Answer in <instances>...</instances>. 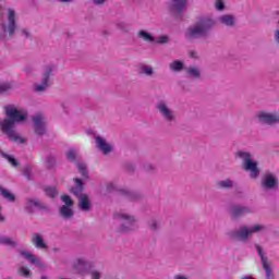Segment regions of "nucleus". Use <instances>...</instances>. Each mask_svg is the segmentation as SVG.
I'll return each mask as SVG.
<instances>
[{
	"mask_svg": "<svg viewBox=\"0 0 279 279\" xmlns=\"http://www.w3.org/2000/svg\"><path fill=\"white\" fill-rule=\"evenodd\" d=\"M217 22L209 16H199L193 25L189 26L184 32V38L187 43L193 40H208L213 36V29Z\"/></svg>",
	"mask_w": 279,
	"mask_h": 279,
	"instance_id": "2",
	"label": "nucleus"
},
{
	"mask_svg": "<svg viewBox=\"0 0 279 279\" xmlns=\"http://www.w3.org/2000/svg\"><path fill=\"white\" fill-rule=\"evenodd\" d=\"M170 69L175 73H180V71L184 70V63L180 60H174L172 63H170Z\"/></svg>",
	"mask_w": 279,
	"mask_h": 279,
	"instance_id": "38",
	"label": "nucleus"
},
{
	"mask_svg": "<svg viewBox=\"0 0 279 279\" xmlns=\"http://www.w3.org/2000/svg\"><path fill=\"white\" fill-rule=\"evenodd\" d=\"M5 221V216L0 214V223H3Z\"/></svg>",
	"mask_w": 279,
	"mask_h": 279,
	"instance_id": "53",
	"label": "nucleus"
},
{
	"mask_svg": "<svg viewBox=\"0 0 279 279\" xmlns=\"http://www.w3.org/2000/svg\"><path fill=\"white\" fill-rule=\"evenodd\" d=\"M215 8L218 10V12H223V10H226V3L223 0H216Z\"/></svg>",
	"mask_w": 279,
	"mask_h": 279,
	"instance_id": "44",
	"label": "nucleus"
},
{
	"mask_svg": "<svg viewBox=\"0 0 279 279\" xmlns=\"http://www.w3.org/2000/svg\"><path fill=\"white\" fill-rule=\"evenodd\" d=\"M72 269L78 276H88L92 269H95V264L86 257H78L72 264Z\"/></svg>",
	"mask_w": 279,
	"mask_h": 279,
	"instance_id": "8",
	"label": "nucleus"
},
{
	"mask_svg": "<svg viewBox=\"0 0 279 279\" xmlns=\"http://www.w3.org/2000/svg\"><path fill=\"white\" fill-rule=\"evenodd\" d=\"M0 195L3 197V199H7V202L14 203L16 202V195L11 193L9 190H7L3 186H0Z\"/></svg>",
	"mask_w": 279,
	"mask_h": 279,
	"instance_id": "28",
	"label": "nucleus"
},
{
	"mask_svg": "<svg viewBox=\"0 0 279 279\" xmlns=\"http://www.w3.org/2000/svg\"><path fill=\"white\" fill-rule=\"evenodd\" d=\"M275 41L279 45V29L275 31Z\"/></svg>",
	"mask_w": 279,
	"mask_h": 279,
	"instance_id": "51",
	"label": "nucleus"
},
{
	"mask_svg": "<svg viewBox=\"0 0 279 279\" xmlns=\"http://www.w3.org/2000/svg\"><path fill=\"white\" fill-rule=\"evenodd\" d=\"M263 230H267V227L263 225H253L250 228H247V226H242L239 229H233L227 232V236L228 239H230V241H239L240 243H247V241H250V236L258 232H263Z\"/></svg>",
	"mask_w": 279,
	"mask_h": 279,
	"instance_id": "3",
	"label": "nucleus"
},
{
	"mask_svg": "<svg viewBox=\"0 0 279 279\" xmlns=\"http://www.w3.org/2000/svg\"><path fill=\"white\" fill-rule=\"evenodd\" d=\"M92 279H101V272L99 270H90L89 271Z\"/></svg>",
	"mask_w": 279,
	"mask_h": 279,
	"instance_id": "47",
	"label": "nucleus"
},
{
	"mask_svg": "<svg viewBox=\"0 0 279 279\" xmlns=\"http://www.w3.org/2000/svg\"><path fill=\"white\" fill-rule=\"evenodd\" d=\"M57 166H58V157L53 154H49L46 157V168L51 170V169H56Z\"/></svg>",
	"mask_w": 279,
	"mask_h": 279,
	"instance_id": "31",
	"label": "nucleus"
},
{
	"mask_svg": "<svg viewBox=\"0 0 279 279\" xmlns=\"http://www.w3.org/2000/svg\"><path fill=\"white\" fill-rule=\"evenodd\" d=\"M137 38H140L141 40H144L145 43H156L154 35L143 29L137 33Z\"/></svg>",
	"mask_w": 279,
	"mask_h": 279,
	"instance_id": "30",
	"label": "nucleus"
},
{
	"mask_svg": "<svg viewBox=\"0 0 279 279\" xmlns=\"http://www.w3.org/2000/svg\"><path fill=\"white\" fill-rule=\"evenodd\" d=\"M185 73L190 80H202V70L197 65H191L186 68Z\"/></svg>",
	"mask_w": 279,
	"mask_h": 279,
	"instance_id": "23",
	"label": "nucleus"
},
{
	"mask_svg": "<svg viewBox=\"0 0 279 279\" xmlns=\"http://www.w3.org/2000/svg\"><path fill=\"white\" fill-rule=\"evenodd\" d=\"M33 171H34V168L32 167V165L24 166L23 175L24 178H26L28 182H32V180H34Z\"/></svg>",
	"mask_w": 279,
	"mask_h": 279,
	"instance_id": "37",
	"label": "nucleus"
},
{
	"mask_svg": "<svg viewBox=\"0 0 279 279\" xmlns=\"http://www.w3.org/2000/svg\"><path fill=\"white\" fill-rule=\"evenodd\" d=\"M173 279H189V277H187V276H184V275H182V274H178V275H174V276H173Z\"/></svg>",
	"mask_w": 279,
	"mask_h": 279,
	"instance_id": "50",
	"label": "nucleus"
},
{
	"mask_svg": "<svg viewBox=\"0 0 279 279\" xmlns=\"http://www.w3.org/2000/svg\"><path fill=\"white\" fill-rule=\"evenodd\" d=\"M96 141V147L102 151V154L107 155L112 151V146L110 144L106 143V140L99 135L95 137Z\"/></svg>",
	"mask_w": 279,
	"mask_h": 279,
	"instance_id": "22",
	"label": "nucleus"
},
{
	"mask_svg": "<svg viewBox=\"0 0 279 279\" xmlns=\"http://www.w3.org/2000/svg\"><path fill=\"white\" fill-rule=\"evenodd\" d=\"M156 110H158L166 123H175V121H178L175 111L171 110L165 100H160L156 104Z\"/></svg>",
	"mask_w": 279,
	"mask_h": 279,
	"instance_id": "11",
	"label": "nucleus"
},
{
	"mask_svg": "<svg viewBox=\"0 0 279 279\" xmlns=\"http://www.w3.org/2000/svg\"><path fill=\"white\" fill-rule=\"evenodd\" d=\"M75 216V211L73 210V207H66L64 205H62L61 207H59V217H61V219H73V217Z\"/></svg>",
	"mask_w": 279,
	"mask_h": 279,
	"instance_id": "25",
	"label": "nucleus"
},
{
	"mask_svg": "<svg viewBox=\"0 0 279 279\" xmlns=\"http://www.w3.org/2000/svg\"><path fill=\"white\" fill-rule=\"evenodd\" d=\"M40 279H49L47 276H41Z\"/></svg>",
	"mask_w": 279,
	"mask_h": 279,
	"instance_id": "58",
	"label": "nucleus"
},
{
	"mask_svg": "<svg viewBox=\"0 0 279 279\" xmlns=\"http://www.w3.org/2000/svg\"><path fill=\"white\" fill-rule=\"evenodd\" d=\"M94 3L96 5H104V3H106V0H94Z\"/></svg>",
	"mask_w": 279,
	"mask_h": 279,
	"instance_id": "52",
	"label": "nucleus"
},
{
	"mask_svg": "<svg viewBox=\"0 0 279 279\" xmlns=\"http://www.w3.org/2000/svg\"><path fill=\"white\" fill-rule=\"evenodd\" d=\"M34 208H38L41 213H51V207L41 203L38 198H26L24 209L28 213V215H34Z\"/></svg>",
	"mask_w": 279,
	"mask_h": 279,
	"instance_id": "12",
	"label": "nucleus"
},
{
	"mask_svg": "<svg viewBox=\"0 0 279 279\" xmlns=\"http://www.w3.org/2000/svg\"><path fill=\"white\" fill-rule=\"evenodd\" d=\"M76 197L78 199L80 210H82L83 213H90V210L93 209V203H90V197L88 196V194H81Z\"/></svg>",
	"mask_w": 279,
	"mask_h": 279,
	"instance_id": "19",
	"label": "nucleus"
},
{
	"mask_svg": "<svg viewBox=\"0 0 279 279\" xmlns=\"http://www.w3.org/2000/svg\"><path fill=\"white\" fill-rule=\"evenodd\" d=\"M260 189L265 193L279 191L278 175L271 171H268L267 173H265L260 180Z\"/></svg>",
	"mask_w": 279,
	"mask_h": 279,
	"instance_id": "7",
	"label": "nucleus"
},
{
	"mask_svg": "<svg viewBox=\"0 0 279 279\" xmlns=\"http://www.w3.org/2000/svg\"><path fill=\"white\" fill-rule=\"evenodd\" d=\"M2 158H4V160H7L12 167H14V169L20 167V162L19 159H15L13 155H10L8 153H2Z\"/></svg>",
	"mask_w": 279,
	"mask_h": 279,
	"instance_id": "35",
	"label": "nucleus"
},
{
	"mask_svg": "<svg viewBox=\"0 0 279 279\" xmlns=\"http://www.w3.org/2000/svg\"><path fill=\"white\" fill-rule=\"evenodd\" d=\"M169 36L162 35L158 38V40H155L157 45H169Z\"/></svg>",
	"mask_w": 279,
	"mask_h": 279,
	"instance_id": "45",
	"label": "nucleus"
},
{
	"mask_svg": "<svg viewBox=\"0 0 279 279\" xmlns=\"http://www.w3.org/2000/svg\"><path fill=\"white\" fill-rule=\"evenodd\" d=\"M65 158L69 160V162H72L73 165L80 163L81 157L80 153L75 148H69L65 153Z\"/></svg>",
	"mask_w": 279,
	"mask_h": 279,
	"instance_id": "26",
	"label": "nucleus"
},
{
	"mask_svg": "<svg viewBox=\"0 0 279 279\" xmlns=\"http://www.w3.org/2000/svg\"><path fill=\"white\" fill-rule=\"evenodd\" d=\"M116 189H117V186L113 185V183H107V184H106V191H107V193H112Z\"/></svg>",
	"mask_w": 279,
	"mask_h": 279,
	"instance_id": "48",
	"label": "nucleus"
},
{
	"mask_svg": "<svg viewBox=\"0 0 279 279\" xmlns=\"http://www.w3.org/2000/svg\"><path fill=\"white\" fill-rule=\"evenodd\" d=\"M76 168L78 169V173H81L83 180H90V174L88 173L86 163L78 162L76 163Z\"/></svg>",
	"mask_w": 279,
	"mask_h": 279,
	"instance_id": "32",
	"label": "nucleus"
},
{
	"mask_svg": "<svg viewBox=\"0 0 279 279\" xmlns=\"http://www.w3.org/2000/svg\"><path fill=\"white\" fill-rule=\"evenodd\" d=\"M120 195L129 202H141L143 199V193L131 190H120Z\"/></svg>",
	"mask_w": 279,
	"mask_h": 279,
	"instance_id": "20",
	"label": "nucleus"
},
{
	"mask_svg": "<svg viewBox=\"0 0 279 279\" xmlns=\"http://www.w3.org/2000/svg\"><path fill=\"white\" fill-rule=\"evenodd\" d=\"M60 1V3H71V1H73V0H59Z\"/></svg>",
	"mask_w": 279,
	"mask_h": 279,
	"instance_id": "55",
	"label": "nucleus"
},
{
	"mask_svg": "<svg viewBox=\"0 0 279 279\" xmlns=\"http://www.w3.org/2000/svg\"><path fill=\"white\" fill-rule=\"evenodd\" d=\"M143 171H145L146 173H154V171H156V166L146 162L142 166Z\"/></svg>",
	"mask_w": 279,
	"mask_h": 279,
	"instance_id": "41",
	"label": "nucleus"
},
{
	"mask_svg": "<svg viewBox=\"0 0 279 279\" xmlns=\"http://www.w3.org/2000/svg\"><path fill=\"white\" fill-rule=\"evenodd\" d=\"M113 217L117 221H120L119 230L123 234H130V232H134L136 230V223L138 222L136 216L119 211L116 213Z\"/></svg>",
	"mask_w": 279,
	"mask_h": 279,
	"instance_id": "4",
	"label": "nucleus"
},
{
	"mask_svg": "<svg viewBox=\"0 0 279 279\" xmlns=\"http://www.w3.org/2000/svg\"><path fill=\"white\" fill-rule=\"evenodd\" d=\"M73 182L74 186L70 187V193L74 195V197H80V195H84V191H86V186L84 185V179L74 178Z\"/></svg>",
	"mask_w": 279,
	"mask_h": 279,
	"instance_id": "18",
	"label": "nucleus"
},
{
	"mask_svg": "<svg viewBox=\"0 0 279 279\" xmlns=\"http://www.w3.org/2000/svg\"><path fill=\"white\" fill-rule=\"evenodd\" d=\"M0 245H5L7 247H19V242L12 240L9 236H0Z\"/></svg>",
	"mask_w": 279,
	"mask_h": 279,
	"instance_id": "33",
	"label": "nucleus"
},
{
	"mask_svg": "<svg viewBox=\"0 0 279 279\" xmlns=\"http://www.w3.org/2000/svg\"><path fill=\"white\" fill-rule=\"evenodd\" d=\"M5 118L0 121V130L8 141L15 145H27V140L16 131V125H21L27 121L28 113L25 110H19L14 105L4 107Z\"/></svg>",
	"mask_w": 279,
	"mask_h": 279,
	"instance_id": "1",
	"label": "nucleus"
},
{
	"mask_svg": "<svg viewBox=\"0 0 279 279\" xmlns=\"http://www.w3.org/2000/svg\"><path fill=\"white\" fill-rule=\"evenodd\" d=\"M3 34H9V38H13L16 33V12L14 10L9 11L8 24L1 25Z\"/></svg>",
	"mask_w": 279,
	"mask_h": 279,
	"instance_id": "14",
	"label": "nucleus"
},
{
	"mask_svg": "<svg viewBox=\"0 0 279 279\" xmlns=\"http://www.w3.org/2000/svg\"><path fill=\"white\" fill-rule=\"evenodd\" d=\"M240 279H256V278H254L252 276H242Z\"/></svg>",
	"mask_w": 279,
	"mask_h": 279,
	"instance_id": "54",
	"label": "nucleus"
},
{
	"mask_svg": "<svg viewBox=\"0 0 279 279\" xmlns=\"http://www.w3.org/2000/svg\"><path fill=\"white\" fill-rule=\"evenodd\" d=\"M236 158H240L243 161L244 171H250L251 178L256 179L260 175V169H258V162L252 159V154L243 150L235 153Z\"/></svg>",
	"mask_w": 279,
	"mask_h": 279,
	"instance_id": "5",
	"label": "nucleus"
},
{
	"mask_svg": "<svg viewBox=\"0 0 279 279\" xmlns=\"http://www.w3.org/2000/svg\"><path fill=\"white\" fill-rule=\"evenodd\" d=\"M52 252H54V254H57V252H60V247H53Z\"/></svg>",
	"mask_w": 279,
	"mask_h": 279,
	"instance_id": "56",
	"label": "nucleus"
},
{
	"mask_svg": "<svg viewBox=\"0 0 279 279\" xmlns=\"http://www.w3.org/2000/svg\"><path fill=\"white\" fill-rule=\"evenodd\" d=\"M17 253L20 256H23V258L28 260L31 265H36L39 269H47V264L40 260L36 255L32 254V252L19 248Z\"/></svg>",
	"mask_w": 279,
	"mask_h": 279,
	"instance_id": "16",
	"label": "nucleus"
},
{
	"mask_svg": "<svg viewBox=\"0 0 279 279\" xmlns=\"http://www.w3.org/2000/svg\"><path fill=\"white\" fill-rule=\"evenodd\" d=\"M8 90H12V84L10 83L0 84V95H3V93H8Z\"/></svg>",
	"mask_w": 279,
	"mask_h": 279,
	"instance_id": "43",
	"label": "nucleus"
},
{
	"mask_svg": "<svg viewBox=\"0 0 279 279\" xmlns=\"http://www.w3.org/2000/svg\"><path fill=\"white\" fill-rule=\"evenodd\" d=\"M17 274L22 276V278H32V270L26 267H20Z\"/></svg>",
	"mask_w": 279,
	"mask_h": 279,
	"instance_id": "39",
	"label": "nucleus"
},
{
	"mask_svg": "<svg viewBox=\"0 0 279 279\" xmlns=\"http://www.w3.org/2000/svg\"><path fill=\"white\" fill-rule=\"evenodd\" d=\"M61 202H63V206H66V207H72L73 208V199L71 198V196L64 194V195H61Z\"/></svg>",
	"mask_w": 279,
	"mask_h": 279,
	"instance_id": "40",
	"label": "nucleus"
},
{
	"mask_svg": "<svg viewBox=\"0 0 279 279\" xmlns=\"http://www.w3.org/2000/svg\"><path fill=\"white\" fill-rule=\"evenodd\" d=\"M44 192L46 193L47 197H50V199H56V197L59 195L56 186H46L44 187Z\"/></svg>",
	"mask_w": 279,
	"mask_h": 279,
	"instance_id": "36",
	"label": "nucleus"
},
{
	"mask_svg": "<svg viewBox=\"0 0 279 279\" xmlns=\"http://www.w3.org/2000/svg\"><path fill=\"white\" fill-rule=\"evenodd\" d=\"M257 254L260 258L262 267L266 272V279H274V269L269 265V257H267V253L263 250V246L256 244Z\"/></svg>",
	"mask_w": 279,
	"mask_h": 279,
	"instance_id": "13",
	"label": "nucleus"
},
{
	"mask_svg": "<svg viewBox=\"0 0 279 279\" xmlns=\"http://www.w3.org/2000/svg\"><path fill=\"white\" fill-rule=\"evenodd\" d=\"M218 22L225 27H234L236 25V19L232 14L220 15Z\"/></svg>",
	"mask_w": 279,
	"mask_h": 279,
	"instance_id": "24",
	"label": "nucleus"
},
{
	"mask_svg": "<svg viewBox=\"0 0 279 279\" xmlns=\"http://www.w3.org/2000/svg\"><path fill=\"white\" fill-rule=\"evenodd\" d=\"M3 154H5V151L0 150L1 158H3Z\"/></svg>",
	"mask_w": 279,
	"mask_h": 279,
	"instance_id": "57",
	"label": "nucleus"
},
{
	"mask_svg": "<svg viewBox=\"0 0 279 279\" xmlns=\"http://www.w3.org/2000/svg\"><path fill=\"white\" fill-rule=\"evenodd\" d=\"M187 0H170L167 2V12L174 21H180L184 16Z\"/></svg>",
	"mask_w": 279,
	"mask_h": 279,
	"instance_id": "6",
	"label": "nucleus"
},
{
	"mask_svg": "<svg viewBox=\"0 0 279 279\" xmlns=\"http://www.w3.org/2000/svg\"><path fill=\"white\" fill-rule=\"evenodd\" d=\"M154 74H155L154 68L147 64H142L140 66L138 75H146V77H151Z\"/></svg>",
	"mask_w": 279,
	"mask_h": 279,
	"instance_id": "34",
	"label": "nucleus"
},
{
	"mask_svg": "<svg viewBox=\"0 0 279 279\" xmlns=\"http://www.w3.org/2000/svg\"><path fill=\"white\" fill-rule=\"evenodd\" d=\"M216 185L220 191H231V189H234V181H232V179H225L218 181Z\"/></svg>",
	"mask_w": 279,
	"mask_h": 279,
	"instance_id": "27",
	"label": "nucleus"
},
{
	"mask_svg": "<svg viewBox=\"0 0 279 279\" xmlns=\"http://www.w3.org/2000/svg\"><path fill=\"white\" fill-rule=\"evenodd\" d=\"M190 58H192L193 60H197L199 56L197 54V51H190Z\"/></svg>",
	"mask_w": 279,
	"mask_h": 279,
	"instance_id": "49",
	"label": "nucleus"
},
{
	"mask_svg": "<svg viewBox=\"0 0 279 279\" xmlns=\"http://www.w3.org/2000/svg\"><path fill=\"white\" fill-rule=\"evenodd\" d=\"M254 213H256V208L250 206L232 205L229 208V215L233 221H239L245 215H254Z\"/></svg>",
	"mask_w": 279,
	"mask_h": 279,
	"instance_id": "10",
	"label": "nucleus"
},
{
	"mask_svg": "<svg viewBox=\"0 0 279 279\" xmlns=\"http://www.w3.org/2000/svg\"><path fill=\"white\" fill-rule=\"evenodd\" d=\"M21 34H22V36H24L27 40H34V38L32 37V32H29V29H27V28H22V29H21Z\"/></svg>",
	"mask_w": 279,
	"mask_h": 279,
	"instance_id": "46",
	"label": "nucleus"
},
{
	"mask_svg": "<svg viewBox=\"0 0 279 279\" xmlns=\"http://www.w3.org/2000/svg\"><path fill=\"white\" fill-rule=\"evenodd\" d=\"M258 122L262 123V125H274V123H278L279 117L271 114L267 111H259L257 113Z\"/></svg>",
	"mask_w": 279,
	"mask_h": 279,
	"instance_id": "17",
	"label": "nucleus"
},
{
	"mask_svg": "<svg viewBox=\"0 0 279 279\" xmlns=\"http://www.w3.org/2000/svg\"><path fill=\"white\" fill-rule=\"evenodd\" d=\"M34 123V132L37 136H45L47 134V119L43 114H37L32 118Z\"/></svg>",
	"mask_w": 279,
	"mask_h": 279,
	"instance_id": "15",
	"label": "nucleus"
},
{
	"mask_svg": "<svg viewBox=\"0 0 279 279\" xmlns=\"http://www.w3.org/2000/svg\"><path fill=\"white\" fill-rule=\"evenodd\" d=\"M123 169L126 173H134V171H136V166L132 162H126L123 165Z\"/></svg>",
	"mask_w": 279,
	"mask_h": 279,
	"instance_id": "42",
	"label": "nucleus"
},
{
	"mask_svg": "<svg viewBox=\"0 0 279 279\" xmlns=\"http://www.w3.org/2000/svg\"><path fill=\"white\" fill-rule=\"evenodd\" d=\"M31 242L36 250H49V245L45 242V238L40 233H33Z\"/></svg>",
	"mask_w": 279,
	"mask_h": 279,
	"instance_id": "21",
	"label": "nucleus"
},
{
	"mask_svg": "<svg viewBox=\"0 0 279 279\" xmlns=\"http://www.w3.org/2000/svg\"><path fill=\"white\" fill-rule=\"evenodd\" d=\"M53 71H56V65L48 64L45 65L44 72L41 74V84H35L34 92L35 93H45L47 88H49V80L53 75Z\"/></svg>",
	"mask_w": 279,
	"mask_h": 279,
	"instance_id": "9",
	"label": "nucleus"
},
{
	"mask_svg": "<svg viewBox=\"0 0 279 279\" xmlns=\"http://www.w3.org/2000/svg\"><path fill=\"white\" fill-rule=\"evenodd\" d=\"M147 226L150 232H154V233L160 232V228H161L160 220L156 218H151L147 221Z\"/></svg>",
	"mask_w": 279,
	"mask_h": 279,
	"instance_id": "29",
	"label": "nucleus"
}]
</instances>
